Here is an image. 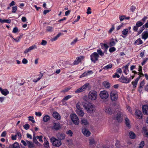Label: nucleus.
<instances>
[{
    "instance_id": "obj_44",
    "label": "nucleus",
    "mask_w": 148,
    "mask_h": 148,
    "mask_svg": "<svg viewBox=\"0 0 148 148\" xmlns=\"http://www.w3.org/2000/svg\"><path fill=\"white\" fill-rule=\"evenodd\" d=\"M79 104V102H78L76 105V107L77 108L76 110H82V109L80 107Z\"/></svg>"
},
{
    "instance_id": "obj_6",
    "label": "nucleus",
    "mask_w": 148,
    "mask_h": 148,
    "mask_svg": "<svg viewBox=\"0 0 148 148\" xmlns=\"http://www.w3.org/2000/svg\"><path fill=\"white\" fill-rule=\"evenodd\" d=\"M99 95L100 98L102 99H106L109 97V94L108 92L105 90L101 91L100 92Z\"/></svg>"
},
{
    "instance_id": "obj_12",
    "label": "nucleus",
    "mask_w": 148,
    "mask_h": 148,
    "mask_svg": "<svg viewBox=\"0 0 148 148\" xmlns=\"http://www.w3.org/2000/svg\"><path fill=\"white\" fill-rule=\"evenodd\" d=\"M136 118L138 119H141L142 118L143 114L141 111L139 110H136L135 113Z\"/></svg>"
},
{
    "instance_id": "obj_9",
    "label": "nucleus",
    "mask_w": 148,
    "mask_h": 148,
    "mask_svg": "<svg viewBox=\"0 0 148 148\" xmlns=\"http://www.w3.org/2000/svg\"><path fill=\"white\" fill-rule=\"evenodd\" d=\"M119 80L122 83L127 84L130 82L131 81V77L128 78L127 77H124L122 75L119 79Z\"/></svg>"
},
{
    "instance_id": "obj_15",
    "label": "nucleus",
    "mask_w": 148,
    "mask_h": 148,
    "mask_svg": "<svg viewBox=\"0 0 148 148\" xmlns=\"http://www.w3.org/2000/svg\"><path fill=\"white\" fill-rule=\"evenodd\" d=\"M82 132L84 135L87 137L90 136V132L88 130L85 128L82 129Z\"/></svg>"
},
{
    "instance_id": "obj_10",
    "label": "nucleus",
    "mask_w": 148,
    "mask_h": 148,
    "mask_svg": "<svg viewBox=\"0 0 148 148\" xmlns=\"http://www.w3.org/2000/svg\"><path fill=\"white\" fill-rule=\"evenodd\" d=\"M89 84L88 83L85 84L84 85H83L81 88H78L76 91H75V93H77L81 92L85 90L89 85Z\"/></svg>"
},
{
    "instance_id": "obj_22",
    "label": "nucleus",
    "mask_w": 148,
    "mask_h": 148,
    "mask_svg": "<svg viewBox=\"0 0 148 148\" xmlns=\"http://www.w3.org/2000/svg\"><path fill=\"white\" fill-rule=\"evenodd\" d=\"M60 124L59 123H54L53 128L55 130H59L60 128Z\"/></svg>"
},
{
    "instance_id": "obj_7",
    "label": "nucleus",
    "mask_w": 148,
    "mask_h": 148,
    "mask_svg": "<svg viewBox=\"0 0 148 148\" xmlns=\"http://www.w3.org/2000/svg\"><path fill=\"white\" fill-rule=\"evenodd\" d=\"M90 56L91 60L94 63H95L98 60V58L99 57L98 54L96 52L92 53Z\"/></svg>"
},
{
    "instance_id": "obj_3",
    "label": "nucleus",
    "mask_w": 148,
    "mask_h": 148,
    "mask_svg": "<svg viewBox=\"0 0 148 148\" xmlns=\"http://www.w3.org/2000/svg\"><path fill=\"white\" fill-rule=\"evenodd\" d=\"M100 45L101 46L102 49H103V48H104L105 50L104 52H102L101 49H99L97 50V52L98 55H100L101 56H103L104 55V53H105L106 52H107V49H108V46L106 44L101 43Z\"/></svg>"
},
{
    "instance_id": "obj_23",
    "label": "nucleus",
    "mask_w": 148,
    "mask_h": 148,
    "mask_svg": "<svg viewBox=\"0 0 148 148\" xmlns=\"http://www.w3.org/2000/svg\"><path fill=\"white\" fill-rule=\"evenodd\" d=\"M77 114L79 116L82 117L84 114V113L82 110H79L76 111Z\"/></svg>"
},
{
    "instance_id": "obj_52",
    "label": "nucleus",
    "mask_w": 148,
    "mask_h": 148,
    "mask_svg": "<svg viewBox=\"0 0 148 148\" xmlns=\"http://www.w3.org/2000/svg\"><path fill=\"white\" fill-rule=\"evenodd\" d=\"M72 97L71 95H68L66 96L63 99V100H67L69 99H70Z\"/></svg>"
},
{
    "instance_id": "obj_18",
    "label": "nucleus",
    "mask_w": 148,
    "mask_h": 148,
    "mask_svg": "<svg viewBox=\"0 0 148 148\" xmlns=\"http://www.w3.org/2000/svg\"><path fill=\"white\" fill-rule=\"evenodd\" d=\"M34 48H36V46L35 45L32 46L29 48L26 49L24 51V53L25 54L27 53L31 50L33 49Z\"/></svg>"
},
{
    "instance_id": "obj_2",
    "label": "nucleus",
    "mask_w": 148,
    "mask_h": 148,
    "mask_svg": "<svg viewBox=\"0 0 148 148\" xmlns=\"http://www.w3.org/2000/svg\"><path fill=\"white\" fill-rule=\"evenodd\" d=\"M97 92L94 90L90 91L88 95V99L92 101L95 100L97 99Z\"/></svg>"
},
{
    "instance_id": "obj_47",
    "label": "nucleus",
    "mask_w": 148,
    "mask_h": 148,
    "mask_svg": "<svg viewBox=\"0 0 148 148\" xmlns=\"http://www.w3.org/2000/svg\"><path fill=\"white\" fill-rule=\"evenodd\" d=\"M89 144L90 145H92L95 144V141L94 139L89 140Z\"/></svg>"
},
{
    "instance_id": "obj_49",
    "label": "nucleus",
    "mask_w": 148,
    "mask_h": 148,
    "mask_svg": "<svg viewBox=\"0 0 148 148\" xmlns=\"http://www.w3.org/2000/svg\"><path fill=\"white\" fill-rule=\"evenodd\" d=\"M29 121H31L33 123H35V121L33 120L34 117L32 116H29Z\"/></svg>"
},
{
    "instance_id": "obj_61",
    "label": "nucleus",
    "mask_w": 148,
    "mask_h": 148,
    "mask_svg": "<svg viewBox=\"0 0 148 148\" xmlns=\"http://www.w3.org/2000/svg\"><path fill=\"white\" fill-rule=\"evenodd\" d=\"M148 60V58H146L145 59L143 62L141 63V64L142 65H143L145 64L146 63V62H147Z\"/></svg>"
},
{
    "instance_id": "obj_62",
    "label": "nucleus",
    "mask_w": 148,
    "mask_h": 148,
    "mask_svg": "<svg viewBox=\"0 0 148 148\" xmlns=\"http://www.w3.org/2000/svg\"><path fill=\"white\" fill-rule=\"evenodd\" d=\"M123 23H122L119 26H118L116 28L117 30H118L121 29L122 27H123Z\"/></svg>"
},
{
    "instance_id": "obj_29",
    "label": "nucleus",
    "mask_w": 148,
    "mask_h": 148,
    "mask_svg": "<svg viewBox=\"0 0 148 148\" xmlns=\"http://www.w3.org/2000/svg\"><path fill=\"white\" fill-rule=\"evenodd\" d=\"M125 122L126 125L129 128H130L131 125L130 124V121L127 118H126L125 119Z\"/></svg>"
},
{
    "instance_id": "obj_60",
    "label": "nucleus",
    "mask_w": 148,
    "mask_h": 148,
    "mask_svg": "<svg viewBox=\"0 0 148 148\" xmlns=\"http://www.w3.org/2000/svg\"><path fill=\"white\" fill-rule=\"evenodd\" d=\"M91 9L90 7H88L87 10V14H89L91 13Z\"/></svg>"
},
{
    "instance_id": "obj_25",
    "label": "nucleus",
    "mask_w": 148,
    "mask_h": 148,
    "mask_svg": "<svg viewBox=\"0 0 148 148\" xmlns=\"http://www.w3.org/2000/svg\"><path fill=\"white\" fill-rule=\"evenodd\" d=\"M50 117L48 115H45L43 118V120L44 122H46L50 120Z\"/></svg>"
},
{
    "instance_id": "obj_58",
    "label": "nucleus",
    "mask_w": 148,
    "mask_h": 148,
    "mask_svg": "<svg viewBox=\"0 0 148 148\" xmlns=\"http://www.w3.org/2000/svg\"><path fill=\"white\" fill-rule=\"evenodd\" d=\"M116 50V49L114 47H112L110 48L109 51L110 52H113Z\"/></svg>"
},
{
    "instance_id": "obj_34",
    "label": "nucleus",
    "mask_w": 148,
    "mask_h": 148,
    "mask_svg": "<svg viewBox=\"0 0 148 148\" xmlns=\"http://www.w3.org/2000/svg\"><path fill=\"white\" fill-rule=\"evenodd\" d=\"M53 27L48 26L47 27L46 29V31L48 32H51L53 31Z\"/></svg>"
},
{
    "instance_id": "obj_56",
    "label": "nucleus",
    "mask_w": 148,
    "mask_h": 148,
    "mask_svg": "<svg viewBox=\"0 0 148 148\" xmlns=\"http://www.w3.org/2000/svg\"><path fill=\"white\" fill-rule=\"evenodd\" d=\"M44 145L45 147H48L49 146V143L47 141L45 142Z\"/></svg>"
},
{
    "instance_id": "obj_46",
    "label": "nucleus",
    "mask_w": 148,
    "mask_h": 148,
    "mask_svg": "<svg viewBox=\"0 0 148 148\" xmlns=\"http://www.w3.org/2000/svg\"><path fill=\"white\" fill-rule=\"evenodd\" d=\"M66 133L68 135L70 136H72L73 134L72 132L70 130H69L68 131H67Z\"/></svg>"
},
{
    "instance_id": "obj_13",
    "label": "nucleus",
    "mask_w": 148,
    "mask_h": 148,
    "mask_svg": "<svg viewBox=\"0 0 148 148\" xmlns=\"http://www.w3.org/2000/svg\"><path fill=\"white\" fill-rule=\"evenodd\" d=\"M142 112L144 114L148 115V106L144 105L142 106Z\"/></svg>"
},
{
    "instance_id": "obj_17",
    "label": "nucleus",
    "mask_w": 148,
    "mask_h": 148,
    "mask_svg": "<svg viewBox=\"0 0 148 148\" xmlns=\"http://www.w3.org/2000/svg\"><path fill=\"white\" fill-rule=\"evenodd\" d=\"M57 136L58 138L60 140H64L65 139V134H64L60 133H58Z\"/></svg>"
},
{
    "instance_id": "obj_41",
    "label": "nucleus",
    "mask_w": 148,
    "mask_h": 148,
    "mask_svg": "<svg viewBox=\"0 0 148 148\" xmlns=\"http://www.w3.org/2000/svg\"><path fill=\"white\" fill-rule=\"evenodd\" d=\"M145 28L144 26H143L141 28H140L139 31L138 32V35H139L140 34H141L142 33V32L145 29Z\"/></svg>"
},
{
    "instance_id": "obj_40",
    "label": "nucleus",
    "mask_w": 148,
    "mask_h": 148,
    "mask_svg": "<svg viewBox=\"0 0 148 148\" xmlns=\"http://www.w3.org/2000/svg\"><path fill=\"white\" fill-rule=\"evenodd\" d=\"M145 145V143L144 141H141L139 144L138 147L139 148H143Z\"/></svg>"
},
{
    "instance_id": "obj_59",
    "label": "nucleus",
    "mask_w": 148,
    "mask_h": 148,
    "mask_svg": "<svg viewBox=\"0 0 148 148\" xmlns=\"http://www.w3.org/2000/svg\"><path fill=\"white\" fill-rule=\"evenodd\" d=\"M93 73V72L92 71L90 70L88 71L87 72H86V75L87 76L88 75L92 74Z\"/></svg>"
},
{
    "instance_id": "obj_50",
    "label": "nucleus",
    "mask_w": 148,
    "mask_h": 148,
    "mask_svg": "<svg viewBox=\"0 0 148 148\" xmlns=\"http://www.w3.org/2000/svg\"><path fill=\"white\" fill-rule=\"evenodd\" d=\"M145 84V82L144 80H143L140 83V85L139 88H141L143 87Z\"/></svg>"
},
{
    "instance_id": "obj_16",
    "label": "nucleus",
    "mask_w": 148,
    "mask_h": 148,
    "mask_svg": "<svg viewBox=\"0 0 148 148\" xmlns=\"http://www.w3.org/2000/svg\"><path fill=\"white\" fill-rule=\"evenodd\" d=\"M0 91L3 95L5 96L9 93V91L7 89H2L1 87H0Z\"/></svg>"
},
{
    "instance_id": "obj_43",
    "label": "nucleus",
    "mask_w": 148,
    "mask_h": 148,
    "mask_svg": "<svg viewBox=\"0 0 148 148\" xmlns=\"http://www.w3.org/2000/svg\"><path fill=\"white\" fill-rule=\"evenodd\" d=\"M138 82L135 80L134 81H133L132 82V84L133 85L134 88H136V87Z\"/></svg>"
},
{
    "instance_id": "obj_19",
    "label": "nucleus",
    "mask_w": 148,
    "mask_h": 148,
    "mask_svg": "<svg viewBox=\"0 0 148 148\" xmlns=\"http://www.w3.org/2000/svg\"><path fill=\"white\" fill-rule=\"evenodd\" d=\"M8 148H20V147L18 143L16 142L12 145H10Z\"/></svg>"
},
{
    "instance_id": "obj_51",
    "label": "nucleus",
    "mask_w": 148,
    "mask_h": 148,
    "mask_svg": "<svg viewBox=\"0 0 148 148\" xmlns=\"http://www.w3.org/2000/svg\"><path fill=\"white\" fill-rule=\"evenodd\" d=\"M23 126L25 130H27L29 129L30 125L28 124H26Z\"/></svg>"
},
{
    "instance_id": "obj_11",
    "label": "nucleus",
    "mask_w": 148,
    "mask_h": 148,
    "mask_svg": "<svg viewBox=\"0 0 148 148\" xmlns=\"http://www.w3.org/2000/svg\"><path fill=\"white\" fill-rule=\"evenodd\" d=\"M84 58V57L83 56H80L76 58L75 60L73 63V65L78 64L79 63L83 60Z\"/></svg>"
},
{
    "instance_id": "obj_32",
    "label": "nucleus",
    "mask_w": 148,
    "mask_h": 148,
    "mask_svg": "<svg viewBox=\"0 0 148 148\" xmlns=\"http://www.w3.org/2000/svg\"><path fill=\"white\" fill-rule=\"evenodd\" d=\"M116 43V42L114 41V39L112 38L110 40L109 45L111 47L115 45Z\"/></svg>"
},
{
    "instance_id": "obj_8",
    "label": "nucleus",
    "mask_w": 148,
    "mask_h": 148,
    "mask_svg": "<svg viewBox=\"0 0 148 148\" xmlns=\"http://www.w3.org/2000/svg\"><path fill=\"white\" fill-rule=\"evenodd\" d=\"M71 119L75 125H78L79 123V121L77 116L75 114H72L71 115Z\"/></svg>"
},
{
    "instance_id": "obj_54",
    "label": "nucleus",
    "mask_w": 148,
    "mask_h": 148,
    "mask_svg": "<svg viewBox=\"0 0 148 148\" xmlns=\"http://www.w3.org/2000/svg\"><path fill=\"white\" fill-rule=\"evenodd\" d=\"M114 25H112V27L111 29L109 30L108 33H111L114 30Z\"/></svg>"
},
{
    "instance_id": "obj_31",
    "label": "nucleus",
    "mask_w": 148,
    "mask_h": 148,
    "mask_svg": "<svg viewBox=\"0 0 148 148\" xmlns=\"http://www.w3.org/2000/svg\"><path fill=\"white\" fill-rule=\"evenodd\" d=\"M62 34L60 33H59L55 37L51 39V41H56L60 36Z\"/></svg>"
},
{
    "instance_id": "obj_1",
    "label": "nucleus",
    "mask_w": 148,
    "mask_h": 148,
    "mask_svg": "<svg viewBox=\"0 0 148 148\" xmlns=\"http://www.w3.org/2000/svg\"><path fill=\"white\" fill-rule=\"evenodd\" d=\"M82 104L88 113H92L95 111V106L91 103L83 102Z\"/></svg>"
},
{
    "instance_id": "obj_14",
    "label": "nucleus",
    "mask_w": 148,
    "mask_h": 148,
    "mask_svg": "<svg viewBox=\"0 0 148 148\" xmlns=\"http://www.w3.org/2000/svg\"><path fill=\"white\" fill-rule=\"evenodd\" d=\"M105 111L106 114L110 115L112 113V110L111 107L108 106L105 108Z\"/></svg>"
},
{
    "instance_id": "obj_48",
    "label": "nucleus",
    "mask_w": 148,
    "mask_h": 148,
    "mask_svg": "<svg viewBox=\"0 0 148 148\" xmlns=\"http://www.w3.org/2000/svg\"><path fill=\"white\" fill-rule=\"evenodd\" d=\"M144 136L148 137V132H147L146 130H145L143 132Z\"/></svg>"
},
{
    "instance_id": "obj_53",
    "label": "nucleus",
    "mask_w": 148,
    "mask_h": 148,
    "mask_svg": "<svg viewBox=\"0 0 148 148\" xmlns=\"http://www.w3.org/2000/svg\"><path fill=\"white\" fill-rule=\"evenodd\" d=\"M125 15H122L121 16H119V20L120 21H122L124 20V19H125Z\"/></svg>"
},
{
    "instance_id": "obj_27",
    "label": "nucleus",
    "mask_w": 148,
    "mask_h": 148,
    "mask_svg": "<svg viewBox=\"0 0 148 148\" xmlns=\"http://www.w3.org/2000/svg\"><path fill=\"white\" fill-rule=\"evenodd\" d=\"M148 37V32H145L143 33L142 38L143 39L145 40Z\"/></svg>"
},
{
    "instance_id": "obj_39",
    "label": "nucleus",
    "mask_w": 148,
    "mask_h": 148,
    "mask_svg": "<svg viewBox=\"0 0 148 148\" xmlns=\"http://www.w3.org/2000/svg\"><path fill=\"white\" fill-rule=\"evenodd\" d=\"M144 23L141 22L140 21H138L136 22V25L138 27H140Z\"/></svg>"
},
{
    "instance_id": "obj_35",
    "label": "nucleus",
    "mask_w": 148,
    "mask_h": 148,
    "mask_svg": "<svg viewBox=\"0 0 148 148\" xmlns=\"http://www.w3.org/2000/svg\"><path fill=\"white\" fill-rule=\"evenodd\" d=\"M112 67V64H109L103 67V69L105 70H108V69L111 68Z\"/></svg>"
},
{
    "instance_id": "obj_26",
    "label": "nucleus",
    "mask_w": 148,
    "mask_h": 148,
    "mask_svg": "<svg viewBox=\"0 0 148 148\" xmlns=\"http://www.w3.org/2000/svg\"><path fill=\"white\" fill-rule=\"evenodd\" d=\"M129 65V64H127L126 66L123 67L124 71L123 73H124L126 75H127V72L129 71L128 69V66Z\"/></svg>"
},
{
    "instance_id": "obj_57",
    "label": "nucleus",
    "mask_w": 148,
    "mask_h": 148,
    "mask_svg": "<svg viewBox=\"0 0 148 148\" xmlns=\"http://www.w3.org/2000/svg\"><path fill=\"white\" fill-rule=\"evenodd\" d=\"M71 88H66L64 90H62L61 91V92H66L69 91L70 89Z\"/></svg>"
},
{
    "instance_id": "obj_21",
    "label": "nucleus",
    "mask_w": 148,
    "mask_h": 148,
    "mask_svg": "<svg viewBox=\"0 0 148 148\" xmlns=\"http://www.w3.org/2000/svg\"><path fill=\"white\" fill-rule=\"evenodd\" d=\"M27 146L29 148H34L35 145L34 144L30 141L27 140Z\"/></svg>"
},
{
    "instance_id": "obj_33",
    "label": "nucleus",
    "mask_w": 148,
    "mask_h": 148,
    "mask_svg": "<svg viewBox=\"0 0 148 148\" xmlns=\"http://www.w3.org/2000/svg\"><path fill=\"white\" fill-rule=\"evenodd\" d=\"M103 84L106 88H109L110 86V83L106 81L103 82Z\"/></svg>"
},
{
    "instance_id": "obj_63",
    "label": "nucleus",
    "mask_w": 148,
    "mask_h": 148,
    "mask_svg": "<svg viewBox=\"0 0 148 148\" xmlns=\"http://www.w3.org/2000/svg\"><path fill=\"white\" fill-rule=\"evenodd\" d=\"M33 142L35 143L37 145H38L39 144H40L39 143L38 141L36 139V138H33Z\"/></svg>"
},
{
    "instance_id": "obj_4",
    "label": "nucleus",
    "mask_w": 148,
    "mask_h": 148,
    "mask_svg": "<svg viewBox=\"0 0 148 148\" xmlns=\"http://www.w3.org/2000/svg\"><path fill=\"white\" fill-rule=\"evenodd\" d=\"M50 140L53 145L57 147H59L61 144V142L60 140L56 139L54 137L50 139Z\"/></svg>"
},
{
    "instance_id": "obj_42",
    "label": "nucleus",
    "mask_w": 148,
    "mask_h": 148,
    "mask_svg": "<svg viewBox=\"0 0 148 148\" xmlns=\"http://www.w3.org/2000/svg\"><path fill=\"white\" fill-rule=\"evenodd\" d=\"M17 7L16 6H14L12 8V12L13 13H15L17 10Z\"/></svg>"
},
{
    "instance_id": "obj_36",
    "label": "nucleus",
    "mask_w": 148,
    "mask_h": 148,
    "mask_svg": "<svg viewBox=\"0 0 148 148\" xmlns=\"http://www.w3.org/2000/svg\"><path fill=\"white\" fill-rule=\"evenodd\" d=\"M81 122L82 125H87L88 123L87 120L84 119H82Z\"/></svg>"
},
{
    "instance_id": "obj_37",
    "label": "nucleus",
    "mask_w": 148,
    "mask_h": 148,
    "mask_svg": "<svg viewBox=\"0 0 148 148\" xmlns=\"http://www.w3.org/2000/svg\"><path fill=\"white\" fill-rule=\"evenodd\" d=\"M128 32V29H124L122 31V34L124 35H127Z\"/></svg>"
},
{
    "instance_id": "obj_64",
    "label": "nucleus",
    "mask_w": 148,
    "mask_h": 148,
    "mask_svg": "<svg viewBox=\"0 0 148 148\" xmlns=\"http://www.w3.org/2000/svg\"><path fill=\"white\" fill-rule=\"evenodd\" d=\"M22 62L23 64H25L28 63V61L25 58H24L22 61Z\"/></svg>"
},
{
    "instance_id": "obj_55",
    "label": "nucleus",
    "mask_w": 148,
    "mask_h": 148,
    "mask_svg": "<svg viewBox=\"0 0 148 148\" xmlns=\"http://www.w3.org/2000/svg\"><path fill=\"white\" fill-rule=\"evenodd\" d=\"M47 43V42L46 41L44 40H42L41 43V44L42 45H45Z\"/></svg>"
},
{
    "instance_id": "obj_20",
    "label": "nucleus",
    "mask_w": 148,
    "mask_h": 148,
    "mask_svg": "<svg viewBox=\"0 0 148 148\" xmlns=\"http://www.w3.org/2000/svg\"><path fill=\"white\" fill-rule=\"evenodd\" d=\"M52 115L53 117L58 120H60L61 119V117L60 114L56 112H53Z\"/></svg>"
},
{
    "instance_id": "obj_45",
    "label": "nucleus",
    "mask_w": 148,
    "mask_h": 148,
    "mask_svg": "<svg viewBox=\"0 0 148 148\" xmlns=\"http://www.w3.org/2000/svg\"><path fill=\"white\" fill-rule=\"evenodd\" d=\"M78 41L77 38H76L74 39L73 41L71 43V45H74Z\"/></svg>"
},
{
    "instance_id": "obj_30",
    "label": "nucleus",
    "mask_w": 148,
    "mask_h": 148,
    "mask_svg": "<svg viewBox=\"0 0 148 148\" xmlns=\"http://www.w3.org/2000/svg\"><path fill=\"white\" fill-rule=\"evenodd\" d=\"M0 22L2 23H10L11 22V20L10 19H2L0 18Z\"/></svg>"
},
{
    "instance_id": "obj_38",
    "label": "nucleus",
    "mask_w": 148,
    "mask_h": 148,
    "mask_svg": "<svg viewBox=\"0 0 148 148\" xmlns=\"http://www.w3.org/2000/svg\"><path fill=\"white\" fill-rule=\"evenodd\" d=\"M121 117V114L120 113H118L116 115V119L119 122H120V118Z\"/></svg>"
},
{
    "instance_id": "obj_28",
    "label": "nucleus",
    "mask_w": 148,
    "mask_h": 148,
    "mask_svg": "<svg viewBox=\"0 0 148 148\" xmlns=\"http://www.w3.org/2000/svg\"><path fill=\"white\" fill-rule=\"evenodd\" d=\"M129 135L130 138L132 139L135 138L136 137L135 134L132 131L129 132Z\"/></svg>"
},
{
    "instance_id": "obj_24",
    "label": "nucleus",
    "mask_w": 148,
    "mask_h": 148,
    "mask_svg": "<svg viewBox=\"0 0 148 148\" xmlns=\"http://www.w3.org/2000/svg\"><path fill=\"white\" fill-rule=\"evenodd\" d=\"M143 43L142 40L140 38H138L134 42V44L135 45H141Z\"/></svg>"
},
{
    "instance_id": "obj_5",
    "label": "nucleus",
    "mask_w": 148,
    "mask_h": 148,
    "mask_svg": "<svg viewBox=\"0 0 148 148\" xmlns=\"http://www.w3.org/2000/svg\"><path fill=\"white\" fill-rule=\"evenodd\" d=\"M110 97L112 101H114L117 100L118 98L117 92L115 90H112L110 92Z\"/></svg>"
}]
</instances>
